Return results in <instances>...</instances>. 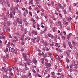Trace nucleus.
<instances>
[{"instance_id": "1", "label": "nucleus", "mask_w": 78, "mask_h": 78, "mask_svg": "<svg viewBox=\"0 0 78 78\" xmlns=\"http://www.w3.org/2000/svg\"><path fill=\"white\" fill-rule=\"evenodd\" d=\"M3 25L4 26L5 28L3 29V31L4 32L6 33L7 32V30H9V27L7 25V24L6 23L4 22L3 24Z\"/></svg>"}, {"instance_id": "2", "label": "nucleus", "mask_w": 78, "mask_h": 78, "mask_svg": "<svg viewBox=\"0 0 78 78\" xmlns=\"http://www.w3.org/2000/svg\"><path fill=\"white\" fill-rule=\"evenodd\" d=\"M16 21L18 23H19L20 24H21L22 23V20L21 19H20L19 18H18L16 20Z\"/></svg>"}, {"instance_id": "3", "label": "nucleus", "mask_w": 78, "mask_h": 78, "mask_svg": "<svg viewBox=\"0 0 78 78\" xmlns=\"http://www.w3.org/2000/svg\"><path fill=\"white\" fill-rule=\"evenodd\" d=\"M36 0V3L37 5V6H38L39 8H41V5L39 4V2L40 0Z\"/></svg>"}, {"instance_id": "4", "label": "nucleus", "mask_w": 78, "mask_h": 78, "mask_svg": "<svg viewBox=\"0 0 78 78\" xmlns=\"http://www.w3.org/2000/svg\"><path fill=\"white\" fill-rule=\"evenodd\" d=\"M44 66H47L46 67V68H48V66L49 67L51 66V64H50V63H48L47 62H45Z\"/></svg>"}, {"instance_id": "5", "label": "nucleus", "mask_w": 78, "mask_h": 78, "mask_svg": "<svg viewBox=\"0 0 78 78\" xmlns=\"http://www.w3.org/2000/svg\"><path fill=\"white\" fill-rule=\"evenodd\" d=\"M1 70L2 71H4V72L5 73H7V72H8V70H6V68L4 67H2Z\"/></svg>"}, {"instance_id": "6", "label": "nucleus", "mask_w": 78, "mask_h": 78, "mask_svg": "<svg viewBox=\"0 0 78 78\" xmlns=\"http://www.w3.org/2000/svg\"><path fill=\"white\" fill-rule=\"evenodd\" d=\"M34 40L36 41L37 42H39V41H40V40H41V39H40V37H37V38H36V37H34Z\"/></svg>"}, {"instance_id": "7", "label": "nucleus", "mask_w": 78, "mask_h": 78, "mask_svg": "<svg viewBox=\"0 0 78 78\" xmlns=\"http://www.w3.org/2000/svg\"><path fill=\"white\" fill-rule=\"evenodd\" d=\"M33 62L34 64H36V63H37V61L36 60V58L35 57H34L33 58Z\"/></svg>"}, {"instance_id": "8", "label": "nucleus", "mask_w": 78, "mask_h": 78, "mask_svg": "<svg viewBox=\"0 0 78 78\" xmlns=\"http://www.w3.org/2000/svg\"><path fill=\"white\" fill-rule=\"evenodd\" d=\"M66 19L67 20H68V21H69V22H72V20H72V18L70 16H69V17H67Z\"/></svg>"}, {"instance_id": "9", "label": "nucleus", "mask_w": 78, "mask_h": 78, "mask_svg": "<svg viewBox=\"0 0 78 78\" xmlns=\"http://www.w3.org/2000/svg\"><path fill=\"white\" fill-rule=\"evenodd\" d=\"M8 17L9 18V19L12 18H14V16H12V12L10 13V15H9Z\"/></svg>"}, {"instance_id": "10", "label": "nucleus", "mask_w": 78, "mask_h": 78, "mask_svg": "<svg viewBox=\"0 0 78 78\" xmlns=\"http://www.w3.org/2000/svg\"><path fill=\"white\" fill-rule=\"evenodd\" d=\"M71 65L72 66H77L78 65L77 64H75V62L74 61H73Z\"/></svg>"}, {"instance_id": "11", "label": "nucleus", "mask_w": 78, "mask_h": 78, "mask_svg": "<svg viewBox=\"0 0 78 78\" xmlns=\"http://www.w3.org/2000/svg\"><path fill=\"white\" fill-rule=\"evenodd\" d=\"M58 23V26H59V27H61L62 26V25L61 24V21H58L57 22Z\"/></svg>"}, {"instance_id": "12", "label": "nucleus", "mask_w": 78, "mask_h": 78, "mask_svg": "<svg viewBox=\"0 0 78 78\" xmlns=\"http://www.w3.org/2000/svg\"><path fill=\"white\" fill-rule=\"evenodd\" d=\"M2 4L3 6H5V5H6V2H5V1L2 0Z\"/></svg>"}, {"instance_id": "13", "label": "nucleus", "mask_w": 78, "mask_h": 78, "mask_svg": "<svg viewBox=\"0 0 78 78\" xmlns=\"http://www.w3.org/2000/svg\"><path fill=\"white\" fill-rule=\"evenodd\" d=\"M32 34H34L35 35H37V31L36 30H33L32 31Z\"/></svg>"}, {"instance_id": "14", "label": "nucleus", "mask_w": 78, "mask_h": 78, "mask_svg": "<svg viewBox=\"0 0 78 78\" xmlns=\"http://www.w3.org/2000/svg\"><path fill=\"white\" fill-rule=\"evenodd\" d=\"M27 55V53L26 52H24L23 53V56L25 58H27V57L26 55Z\"/></svg>"}, {"instance_id": "15", "label": "nucleus", "mask_w": 78, "mask_h": 78, "mask_svg": "<svg viewBox=\"0 0 78 78\" xmlns=\"http://www.w3.org/2000/svg\"><path fill=\"white\" fill-rule=\"evenodd\" d=\"M13 24L14 26L16 27V26L17 25V21H14L13 22Z\"/></svg>"}, {"instance_id": "16", "label": "nucleus", "mask_w": 78, "mask_h": 78, "mask_svg": "<svg viewBox=\"0 0 78 78\" xmlns=\"http://www.w3.org/2000/svg\"><path fill=\"white\" fill-rule=\"evenodd\" d=\"M56 58H57V59H58V60H59L60 61H61V58H60V57L58 55H56Z\"/></svg>"}, {"instance_id": "17", "label": "nucleus", "mask_w": 78, "mask_h": 78, "mask_svg": "<svg viewBox=\"0 0 78 78\" xmlns=\"http://www.w3.org/2000/svg\"><path fill=\"white\" fill-rule=\"evenodd\" d=\"M18 37L17 36H15L14 37V38L15 39L16 41H18L19 39L17 38Z\"/></svg>"}, {"instance_id": "18", "label": "nucleus", "mask_w": 78, "mask_h": 78, "mask_svg": "<svg viewBox=\"0 0 78 78\" xmlns=\"http://www.w3.org/2000/svg\"><path fill=\"white\" fill-rule=\"evenodd\" d=\"M27 39L28 40H30V37L29 36L27 37L26 38H25V41H27Z\"/></svg>"}, {"instance_id": "19", "label": "nucleus", "mask_w": 78, "mask_h": 78, "mask_svg": "<svg viewBox=\"0 0 78 78\" xmlns=\"http://www.w3.org/2000/svg\"><path fill=\"white\" fill-rule=\"evenodd\" d=\"M63 45L64 48H66V43H65V42H63Z\"/></svg>"}, {"instance_id": "20", "label": "nucleus", "mask_w": 78, "mask_h": 78, "mask_svg": "<svg viewBox=\"0 0 78 78\" xmlns=\"http://www.w3.org/2000/svg\"><path fill=\"white\" fill-rule=\"evenodd\" d=\"M18 26L19 27L20 26V27H21V31H23V27H22V25H19Z\"/></svg>"}, {"instance_id": "21", "label": "nucleus", "mask_w": 78, "mask_h": 78, "mask_svg": "<svg viewBox=\"0 0 78 78\" xmlns=\"http://www.w3.org/2000/svg\"><path fill=\"white\" fill-rule=\"evenodd\" d=\"M58 12H59V17H60L61 19H62V15H61V13H60L61 12H60V11H58Z\"/></svg>"}, {"instance_id": "22", "label": "nucleus", "mask_w": 78, "mask_h": 78, "mask_svg": "<svg viewBox=\"0 0 78 78\" xmlns=\"http://www.w3.org/2000/svg\"><path fill=\"white\" fill-rule=\"evenodd\" d=\"M7 25H8V26H10L11 25V23L9 21H7Z\"/></svg>"}, {"instance_id": "23", "label": "nucleus", "mask_w": 78, "mask_h": 78, "mask_svg": "<svg viewBox=\"0 0 78 78\" xmlns=\"http://www.w3.org/2000/svg\"><path fill=\"white\" fill-rule=\"evenodd\" d=\"M15 51V50L13 48H12L11 49V51L12 53H14V51Z\"/></svg>"}, {"instance_id": "24", "label": "nucleus", "mask_w": 78, "mask_h": 78, "mask_svg": "<svg viewBox=\"0 0 78 78\" xmlns=\"http://www.w3.org/2000/svg\"><path fill=\"white\" fill-rule=\"evenodd\" d=\"M29 3L30 4H33V0H30L29 1Z\"/></svg>"}, {"instance_id": "25", "label": "nucleus", "mask_w": 78, "mask_h": 78, "mask_svg": "<svg viewBox=\"0 0 78 78\" xmlns=\"http://www.w3.org/2000/svg\"><path fill=\"white\" fill-rule=\"evenodd\" d=\"M44 45H45V46H48V45H49V44L48 43H47V42H45L44 43Z\"/></svg>"}, {"instance_id": "26", "label": "nucleus", "mask_w": 78, "mask_h": 78, "mask_svg": "<svg viewBox=\"0 0 78 78\" xmlns=\"http://www.w3.org/2000/svg\"><path fill=\"white\" fill-rule=\"evenodd\" d=\"M10 9H11V11H14V7H13V6H12L11 7Z\"/></svg>"}, {"instance_id": "27", "label": "nucleus", "mask_w": 78, "mask_h": 78, "mask_svg": "<svg viewBox=\"0 0 78 78\" xmlns=\"http://www.w3.org/2000/svg\"><path fill=\"white\" fill-rule=\"evenodd\" d=\"M69 46H70V48H73V47L72 46V44H71L70 43H69Z\"/></svg>"}, {"instance_id": "28", "label": "nucleus", "mask_w": 78, "mask_h": 78, "mask_svg": "<svg viewBox=\"0 0 78 78\" xmlns=\"http://www.w3.org/2000/svg\"><path fill=\"white\" fill-rule=\"evenodd\" d=\"M32 41L33 43L34 44H35L36 43V41H35V40L33 38L32 39Z\"/></svg>"}, {"instance_id": "29", "label": "nucleus", "mask_w": 78, "mask_h": 78, "mask_svg": "<svg viewBox=\"0 0 78 78\" xmlns=\"http://www.w3.org/2000/svg\"><path fill=\"white\" fill-rule=\"evenodd\" d=\"M6 57L4 56L3 58V61H6Z\"/></svg>"}, {"instance_id": "30", "label": "nucleus", "mask_w": 78, "mask_h": 78, "mask_svg": "<svg viewBox=\"0 0 78 78\" xmlns=\"http://www.w3.org/2000/svg\"><path fill=\"white\" fill-rule=\"evenodd\" d=\"M58 6L59 8H62V6H61V5L59 3L58 4Z\"/></svg>"}, {"instance_id": "31", "label": "nucleus", "mask_w": 78, "mask_h": 78, "mask_svg": "<svg viewBox=\"0 0 78 78\" xmlns=\"http://www.w3.org/2000/svg\"><path fill=\"white\" fill-rule=\"evenodd\" d=\"M48 37H52V35H51V34H48Z\"/></svg>"}, {"instance_id": "32", "label": "nucleus", "mask_w": 78, "mask_h": 78, "mask_svg": "<svg viewBox=\"0 0 78 78\" xmlns=\"http://www.w3.org/2000/svg\"><path fill=\"white\" fill-rule=\"evenodd\" d=\"M19 1V0H14V2L15 3H18Z\"/></svg>"}, {"instance_id": "33", "label": "nucleus", "mask_w": 78, "mask_h": 78, "mask_svg": "<svg viewBox=\"0 0 78 78\" xmlns=\"http://www.w3.org/2000/svg\"><path fill=\"white\" fill-rule=\"evenodd\" d=\"M63 12L65 14H67V12H66V10L65 9L63 10Z\"/></svg>"}, {"instance_id": "34", "label": "nucleus", "mask_w": 78, "mask_h": 78, "mask_svg": "<svg viewBox=\"0 0 78 78\" xmlns=\"http://www.w3.org/2000/svg\"><path fill=\"white\" fill-rule=\"evenodd\" d=\"M31 61L30 59H29L28 60L27 63H31Z\"/></svg>"}, {"instance_id": "35", "label": "nucleus", "mask_w": 78, "mask_h": 78, "mask_svg": "<svg viewBox=\"0 0 78 78\" xmlns=\"http://www.w3.org/2000/svg\"><path fill=\"white\" fill-rule=\"evenodd\" d=\"M9 46H10V42H9L7 44V47H9Z\"/></svg>"}, {"instance_id": "36", "label": "nucleus", "mask_w": 78, "mask_h": 78, "mask_svg": "<svg viewBox=\"0 0 78 78\" xmlns=\"http://www.w3.org/2000/svg\"><path fill=\"white\" fill-rule=\"evenodd\" d=\"M7 77H8V76H7L6 75H4L3 76V78H7Z\"/></svg>"}, {"instance_id": "37", "label": "nucleus", "mask_w": 78, "mask_h": 78, "mask_svg": "<svg viewBox=\"0 0 78 78\" xmlns=\"http://www.w3.org/2000/svg\"><path fill=\"white\" fill-rule=\"evenodd\" d=\"M28 35L29 36H31V33H30V32H28Z\"/></svg>"}, {"instance_id": "38", "label": "nucleus", "mask_w": 78, "mask_h": 78, "mask_svg": "<svg viewBox=\"0 0 78 78\" xmlns=\"http://www.w3.org/2000/svg\"><path fill=\"white\" fill-rule=\"evenodd\" d=\"M48 55L50 56H53V54L51 53H49Z\"/></svg>"}, {"instance_id": "39", "label": "nucleus", "mask_w": 78, "mask_h": 78, "mask_svg": "<svg viewBox=\"0 0 78 78\" xmlns=\"http://www.w3.org/2000/svg\"><path fill=\"white\" fill-rule=\"evenodd\" d=\"M7 6L8 7H10V4H9V3H7Z\"/></svg>"}, {"instance_id": "40", "label": "nucleus", "mask_w": 78, "mask_h": 78, "mask_svg": "<svg viewBox=\"0 0 78 78\" xmlns=\"http://www.w3.org/2000/svg\"><path fill=\"white\" fill-rule=\"evenodd\" d=\"M2 38L3 39H5V36L3 35V34H2Z\"/></svg>"}, {"instance_id": "41", "label": "nucleus", "mask_w": 78, "mask_h": 78, "mask_svg": "<svg viewBox=\"0 0 78 78\" xmlns=\"http://www.w3.org/2000/svg\"><path fill=\"white\" fill-rule=\"evenodd\" d=\"M18 9V8H17L15 9V12H17V11H18V10L17 9Z\"/></svg>"}, {"instance_id": "42", "label": "nucleus", "mask_w": 78, "mask_h": 78, "mask_svg": "<svg viewBox=\"0 0 78 78\" xmlns=\"http://www.w3.org/2000/svg\"><path fill=\"white\" fill-rule=\"evenodd\" d=\"M47 27H45L44 29V31H47Z\"/></svg>"}, {"instance_id": "43", "label": "nucleus", "mask_w": 78, "mask_h": 78, "mask_svg": "<svg viewBox=\"0 0 78 78\" xmlns=\"http://www.w3.org/2000/svg\"><path fill=\"white\" fill-rule=\"evenodd\" d=\"M15 53V54H17V50H15L14 52H13Z\"/></svg>"}, {"instance_id": "44", "label": "nucleus", "mask_w": 78, "mask_h": 78, "mask_svg": "<svg viewBox=\"0 0 78 78\" xmlns=\"http://www.w3.org/2000/svg\"><path fill=\"white\" fill-rule=\"evenodd\" d=\"M21 72H23V73H25V71H24V70H21Z\"/></svg>"}, {"instance_id": "45", "label": "nucleus", "mask_w": 78, "mask_h": 78, "mask_svg": "<svg viewBox=\"0 0 78 78\" xmlns=\"http://www.w3.org/2000/svg\"><path fill=\"white\" fill-rule=\"evenodd\" d=\"M64 75L63 74L61 75L60 76V78H64Z\"/></svg>"}, {"instance_id": "46", "label": "nucleus", "mask_w": 78, "mask_h": 78, "mask_svg": "<svg viewBox=\"0 0 78 78\" xmlns=\"http://www.w3.org/2000/svg\"><path fill=\"white\" fill-rule=\"evenodd\" d=\"M62 70V69H60L58 70V72H61Z\"/></svg>"}, {"instance_id": "47", "label": "nucleus", "mask_w": 78, "mask_h": 78, "mask_svg": "<svg viewBox=\"0 0 78 78\" xmlns=\"http://www.w3.org/2000/svg\"><path fill=\"white\" fill-rule=\"evenodd\" d=\"M8 48H6L5 49V52H8Z\"/></svg>"}, {"instance_id": "48", "label": "nucleus", "mask_w": 78, "mask_h": 78, "mask_svg": "<svg viewBox=\"0 0 78 78\" xmlns=\"http://www.w3.org/2000/svg\"><path fill=\"white\" fill-rule=\"evenodd\" d=\"M9 38H12V36H11V34H9Z\"/></svg>"}, {"instance_id": "49", "label": "nucleus", "mask_w": 78, "mask_h": 78, "mask_svg": "<svg viewBox=\"0 0 78 78\" xmlns=\"http://www.w3.org/2000/svg\"><path fill=\"white\" fill-rule=\"evenodd\" d=\"M14 62H17V58H14Z\"/></svg>"}, {"instance_id": "50", "label": "nucleus", "mask_w": 78, "mask_h": 78, "mask_svg": "<svg viewBox=\"0 0 78 78\" xmlns=\"http://www.w3.org/2000/svg\"><path fill=\"white\" fill-rule=\"evenodd\" d=\"M31 20H32V22H35V20H34V19L32 18L31 19Z\"/></svg>"}, {"instance_id": "51", "label": "nucleus", "mask_w": 78, "mask_h": 78, "mask_svg": "<svg viewBox=\"0 0 78 78\" xmlns=\"http://www.w3.org/2000/svg\"><path fill=\"white\" fill-rule=\"evenodd\" d=\"M47 4H48V6L49 7H50V6H51V4H50V3H49V2H48L47 3Z\"/></svg>"}, {"instance_id": "52", "label": "nucleus", "mask_w": 78, "mask_h": 78, "mask_svg": "<svg viewBox=\"0 0 78 78\" xmlns=\"http://www.w3.org/2000/svg\"><path fill=\"white\" fill-rule=\"evenodd\" d=\"M12 13H13V15H15V14H16V12L13 11H12Z\"/></svg>"}, {"instance_id": "53", "label": "nucleus", "mask_w": 78, "mask_h": 78, "mask_svg": "<svg viewBox=\"0 0 78 78\" xmlns=\"http://www.w3.org/2000/svg\"><path fill=\"white\" fill-rule=\"evenodd\" d=\"M28 76H29V77L30 76H31V73H30Z\"/></svg>"}, {"instance_id": "54", "label": "nucleus", "mask_w": 78, "mask_h": 78, "mask_svg": "<svg viewBox=\"0 0 78 78\" xmlns=\"http://www.w3.org/2000/svg\"><path fill=\"white\" fill-rule=\"evenodd\" d=\"M72 7V6H70L69 7V11H71V8Z\"/></svg>"}, {"instance_id": "55", "label": "nucleus", "mask_w": 78, "mask_h": 78, "mask_svg": "<svg viewBox=\"0 0 78 78\" xmlns=\"http://www.w3.org/2000/svg\"><path fill=\"white\" fill-rule=\"evenodd\" d=\"M55 29H56V28L54 27V29L53 30V31H54V32H55V31H56V30H55Z\"/></svg>"}, {"instance_id": "56", "label": "nucleus", "mask_w": 78, "mask_h": 78, "mask_svg": "<svg viewBox=\"0 0 78 78\" xmlns=\"http://www.w3.org/2000/svg\"><path fill=\"white\" fill-rule=\"evenodd\" d=\"M23 16H26V14H25V12H23Z\"/></svg>"}, {"instance_id": "57", "label": "nucleus", "mask_w": 78, "mask_h": 78, "mask_svg": "<svg viewBox=\"0 0 78 78\" xmlns=\"http://www.w3.org/2000/svg\"><path fill=\"white\" fill-rule=\"evenodd\" d=\"M21 45H24L25 44V43H24V42L22 41L21 42Z\"/></svg>"}, {"instance_id": "58", "label": "nucleus", "mask_w": 78, "mask_h": 78, "mask_svg": "<svg viewBox=\"0 0 78 78\" xmlns=\"http://www.w3.org/2000/svg\"><path fill=\"white\" fill-rule=\"evenodd\" d=\"M72 42H73V44L74 45H75V41H73Z\"/></svg>"}, {"instance_id": "59", "label": "nucleus", "mask_w": 78, "mask_h": 78, "mask_svg": "<svg viewBox=\"0 0 78 78\" xmlns=\"http://www.w3.org/2000/svg\"><path fill=\"white\" fill-rule=\"evenodd\" d=\"M67 39L69 40L70 39V36H67Z\"/></svg>"}, {"instance_id": "60", "label": "nucleus", "mask_w": 78, "mask_h": 78, "mask_svg": "<svg viewBox=\"0 0 78 78\" xmlns=\"http://www.w3.org/2000/svg\"><path fill=\"white\" fill-rule=\"evenodd\" d=\"M9 0H6V3H9Z\"/></svg>"}, {"instance_id": "61", "label": "nucleus", "mask_w": 78, "mask_h": 78, "mask_svg": "<svg viewBox=\"0 0 78 78\" xmlns=\"http://www.w3.org/2000/svg\"><path fill=\"white\" fill-rule=\"evenodd\" d=\"M47 54L46 53L44 54V57L45 58H47Z\"/></svg>"}, {"instance_id": "62", "label": "nucleus", "mask_w": 78, "mask_h": 78, "mask_svg": "<svg viewBox=\"0 0 78 78\" xmlns=\"http://www.w3.org/2000/svg\"><path fill=\"white\" fill-rule=\"evenodd\" d=\"M21 50L22 51H24V49H23V48H22L21 49Z\"/></svg>"}, {"instance_id": "63", "label": "nucleus", "mask_w": 78, "mask_h": 78, "mask_svg": "<svg viewBox=\"0 0 78 78\" xmlns=\"http://www.w3.org/2000/svg\"><path fill=\"white\" fill-rule=\"evenodd\" d=\"M66 62H69V59H68L67 58H66Z\"/></svg>"}, {"instance_id": "64", "label": "nucleus", "mask_w": 78, "mask_h": 78, "mask_svg": "<svg viewBox=\"0 0 78 78\" xmlns=\"http://www.w3.org/2000/svg\"><path fill=\"white\" fill-rule=\"evenodd\" d=\"M66 22V20H65V19H64V20H63V23H65Z\"/></svg>"}]
</instances>
